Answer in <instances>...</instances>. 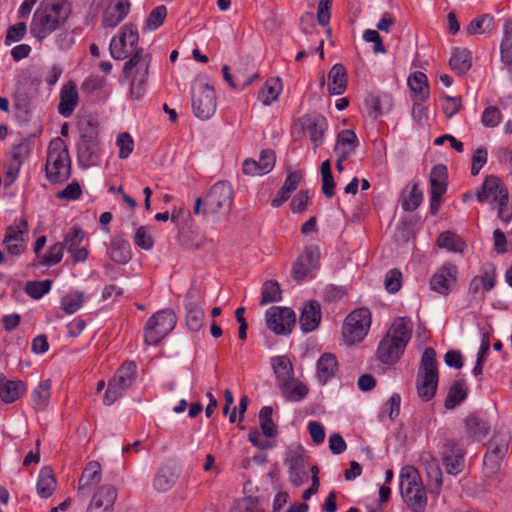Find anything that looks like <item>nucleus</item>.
<instances>
[{
	"instance_id": "680f3d73",
	"label": "nucleus",
	"mask_w": 512,
	"mask_h": 512,
	"mask_svg": "<svg viewBox=\"0 0 512 512\" xmlns=\"http://www.w3.org/2000/svg\"><path fill=\"white\" fill-rule=\"evenodd\" d=\"M402 282V273L394 268L390 269L384 279V285L389 293H395L400 290Z\"/></svg>"
},
{
	"instance_id": "0eeeda50",
	"label": "nucleus",
	"mask_w": 512,
	"mask_h": 512,
	"mask_svg": "<svg viewBox=\"0 0 512 512\" xmlns=\"http://www.w3.org/2000/svg\"><path fill=\"white\" fill-rule=\"evenodd\" d=\"M137 365L133 361H125L109 380L103 402L110 406L132 388L136 381Z\"/></svg>"
},
{
	"instance_id": "9b49d317",
	"label": "nucleus",
	"mask_w": 512,
	"mask_h": 512,
	"mask_svg": "<svg viewBox=\"0 0 512 512\" xmlns=\"http://www.w3.org/2000/svg\"><path fill=\"white\" fill-rule=\"evenodd\" d=\"M191 92L194 115L202 121L210 119L217 108L214 87L208 83L198 82L192 87Z\"/></svg>"
},
{
	"instance_id": "a18cd8bd",
	"label": "nucleus",
	"mask_w": 512,
	"mask_h": 512,
	"mask_svg": "<svg viewBox=\"0 0 512 512\" xmlns=\"http://www.w3.org/2000/svg\"><path fill=\"white\" fill-rule=\"evenodd\" d=\"M109 50L112 58L116 60H122L133 55V52L126 41V37L121 30L118 36L111 39Z\"/></svg>"
},
{
	"instance_id": "7ed1b4c3",
	"label": "nucleus",
	"mask_w": 512,
	"mask_h": 512,
	"mask_svg": "<svg viewBox=\"0 0 512 512\" xmlns=\"http://www.w3.org/2000/svg\"><path fill=\"white\" fill-rule=\"evenodd\" d=\"M46 178L51 184L67 181L71 175V158L65 142L57 137L49 143L45 163Z\"/></svg>"
},
{
	"instance_id": "423d86ee",
	"label": "nucleus",
	"mask_w": 512,
	"mask_h": 512,
	"mask_svg": "<svg viewBox=\"0 0 512 512\" xmlns=\"http://www.w3.org/2000/svg\"><path fill=\"white\" fill-rule=\"evenodd\" d=\"M438 364L432 347L425 348L417 377V392L423 401L431 400L438 386Z\"/></svg>"
},
{
	"instance_id": "f03ea898",
	"label": "nucleus",
	"mask_w": 512,
	"mask_h": 512,
	"mask_svg": "<svg viewBox=\"0 0 512 512\" xmlns=\"http://www.w3.org/2000/svg\"><path fill=\"white\" fill-rule=\"evenodd\" d=\"M412 322L407 318H397L377 348L378 359L387 365H393L402 356L411 339Z\"/></svg>"
},
{
	"instance_id": "cd10ccee",
	"label": "nucleus",
	"mask_w": 512,
	"mask_h": 512,
	"mask_svg": "<svg viewBox=\"0 0 512 512\" xmlns=\"http://www.w3.org/2000/svg\"><path fill=\"white\" fill-rule=\"evenodd\" d=\"M328 91L331 95H341L347 88V72L345 67L337 63L332 66L328 74Z\"/></svg>"
},
{
	"instance_id": "473e14b6",
	"label": "nucleus",
	"mask_w": 512,
	"mask_h": 512,
	"mask_svg": "<svg viewBox=\"0 0 512 512\" xmlns=\"http://www.w3.org/2000/svg\"><path fill=\"white\" fill-rule=\"evenodd\" d=\"M358 145V138L353 130L345 129L338 133L335 153H342V158H348Z\"/></svg>"
},
{
	"instance_id": "e433bc0d",
	"label": "nucleus",
	"mask_w": 512,
	"mask_h": 512,
	"mask_svg": "<svg viewBox=\"0 0 512 512\" xmlns=\"http://www.w3.org/2000/svg\"><path fill=\"white\" fill-rule=\"evenodd\" d=\"M467 385L464 379H458L450 386L445 399V407L454 409L459 406L467 397Z\"/></svg>"
},
{
	"instance_id": "4468645a",
	"label": "nucleus",
	"mask_w": 512,
	"mask_h": 512,
	"mask_svg": "<svg viewBox=\"0 0 512 512\" xmlns=\"http://www.w3.org/2000/svg\"><path fill=\"white\" fill-rule=\"evenodd\" d=\"M150 62V54L143 53V49L137 50L124 64L123 74L125 78L131 77L132 80L146 83Z\"/></svg>"
},
{
	"instance_id": "a211bd4d",
	"label": "nucleus",
	"mask_w": 512,
	"mask_h": 512,
	"mask_svg": "<svg viewBox=\"0 0 512 512\" xmlns=\"http://www.w3.org/2000/svg\"><path fill=\"white\" fill-rule=\"evenodd\" d=\"M302 126L314 148H318L323 144L324 134L328 128V123L324 116L319 114L306 115L302 118Z\"/></svg>"
},
{
	"instance_id": "39448f33",
	"label": "nucleus",
	"mask_w": 512,
	"mask_h": 512,
	"mask_svg": "<svg viewBox=\"0 0 512 512\" xmlns=\"http://www.w3.org/2000/svg\"><path fill=\"white\" fill-rule=\"evenodd\" d=\"M476 197L479 202H489L493 209H497L498 217L503 222L507 223L512 219L509 192L497 176H487L477 191Z\"/></svg>"
},
{
	"instance_id": "0e129e2a",
	"label": "nucleus",
	"mask_w": 512,
	"mask_h": 512,
	"mask_svg": "<svg viewBox=\"0 0 512 512\" xmlns=\"http://www.w3.org/2000/svg\"><path fill=\"white\" fill-rule=\"evenodd\" d=\"M26 31V24L23 22L10 26L6 33L5 45L8 46L12 43L19 42L24 38Z\"/></svg>"
},
{
	"instance_id": "dca6fc26",
	"label": "nucleus",
	"mask_w": 512,
	"mask_h": 512,
	"mask_svg": "<svg viewBox=\"0 0 512 512\" xmlns=\"http://www.w3.org/2000/svg\"><path fill=\"white\" fill-rule=\"evenodd\" d=\"M458 269L452 263H445L430 280L431 290L441 294L447 295L450 292V287L456 282Z\"/></svg>"
},
{
	"instance_id": "a19ab883",
	"label": "nucleus",
	"mask_w": 512,
	"mask_h": 512,
	"mask_svg": "<svg viewBox=\"0 0 512 512\" xmlns=\"http://www.w3.org/2000/svg\"><path fill=\"white\" fill-rule=\"evenodd\" d=\"M465 424L467 433L476 440L484 439L490 429L487 421L475 414L469 415L466 418Z\"/></svg>"
},
{
	"instance_id": "4c0bfd02",
	"label": "nucleus",
	"mask_w": 512,
	"mask_h": 512,
	"mask_svg": "<svg viewBox=\"0 0 512 512\" xmlns=\"http://www.w3.org/2000/svg\"><path fill=\"white\" fill-rule=\"evenodd\" d=\"M28 223L23 217L15 218L13 223L6 228L3 243L26 242Z\"/></svg>"
},
{
	"instance_id": "393cba45",
	"label": "nucleus",
	"mask_w": 512,
	"mask_h": 512,
	"mask_svg": "<svg viewBox=\"0 0 512 512\" xmlns=\"http://www.w3.org/2000/svg\"><path fill=\"white\" fill-rule=\"evenodd\" d=\"M193 298V292L189 291L185 301L186 325L190 331L198 332L203 327L205 314Z\"/></svg>"
},
{
	"instance_id": "052dcab7",
	"label": "nucleus",
	"mask_w": 512,
	"mask_h": 512,
	"mask_svg": "<svg viewBox=\"0 0 512 512\" xmlns=\"http://www.w3.org/2000/svg\"><path fill=\"white\" fill-rule=\"evenodd\" d=\"M82 195L81 186L77 181L68 184L64 189L56 193V198L59 200L75 201Z\"/></svg>"
},
{
	"instance_id": "3c124183",
	"label": "nucleus",
	"mask_w": 512,
	"mask_h": 512,
	"mask_svg": "<svg viewBox=\"0 0 512 512\" xmlns=\"http://www.w3.org/2000/svg\"><path fill=\"white\" fill-rule=\"evenodd\" d=\"M365 105L369 108L370 114L382 115L389 110L390 98L387 95L382 97L370 95L365 99Z\"/></svg>"
},
{
	"instance_id": "f257e3e1",
	"label": "nucleus",
	"mask_w": 512,
	"mask_h": 512,
	"mask_svg": "<svg viewBox=\"0 0 512 512\" xmlns=\"http://www.w3.org/2000/svg\"><path fill=\"white\" fill-rule=\"evenodd\" d=\"M71 11L68 0H42L32 17L31 34L39 41L45 39L67 21Z\"/></svg>"
},
{
	"instance_id": "4be33fe9",
	"label": "nucleus",
	"mask_w": 512,
	"mask_h": 512,
	"mask_svg": "<svg viewBox=\"0 0 512 512\" xmlns=\"http://www.w3.org/2000/svg\"><path fill=\"white\" fill-rule=\"evenodd\" d=\"M321 321V306L318 301L310 300L306 302L301 310L299 324L303 332L314 331Z\"/></svg>"
},
{
	"instance_id": "774afa93",
	"label": "nucleus",
	"mask_w": 512,
	"mask_h": 512,
	"mask_svg": "<svg viewBox=\"0 0 512 512\" xmlns=\"http://www.w3.org/2000/svg\"><path fill=\"white\" fill-rule=\"evenodd\" d=\"M443 104H442V108H443V112L445 113V115L448 117V118H452L453 116H455L461 109V97H452V96H448V95H445L443 97Z\"/></svg>"
},
{
	"instance_id": "864d4df0",
	"label": "nucleus",
	"mask_w": 512,
	"mask_h": 512,
	"mask_svg": "<svg viewBox=\"0 0 512 512\" xmlns=\"http://www.w3.org/2000/svg\"><path fill=\"white\" fill-rule=\"evenodd\" d=\"M64 249V244L60 242L51 245L42 258V265L51 267L61 262Z\"/></svg>"
},
{
	"instance_id": "bf43d9fd",
	"label": "nucleus",
	"mask_w": 512,
	"mask_h": 512,
	"mask_svg": "<svg viewBox=\"0 0 512 512\" xmlns=\"http://www.w3.org/2000/svg\"><path fill=\"white\" fill-rule=\"evenodd\" d=\"M13 106L17 111L18 117H21L23 121H27L29 119L31 105L26 94L17 93L13 101Z\"/></svg>"
},
{
	"instance_id": "de8ad7c7",
	"label": "nucleus",
	"mask_w": 512,
	"mask_h": 512,
	"mask_svg": "<svg viewBox=\"0 0 512 512\" xmlns=\"http://www.w3.org/2000/svg\"><path fill=\"white\" fill-rule=\"evenodd\" d=\"M273 409L270 406H264L259 412V422L263 435L268 438L275 437L278 433L277 426L273 419Z\"/></svg>"
},
{
	"instance_id": "e2e57ef3",
	"label": "nucleus",
	"mask_w": 512,
	"mask_h": 512,
	"mask_svg": "<svg viewBox=\"0 0 512 512\" xmlns=\"http://www.w3.org/2000/svg\"><path fill=\"white\" fill-rule=\"evenodd\" d=\"M487 160H488L487 149L484 146H479L473 153L471 174L473 176L478 175L480 170L487 163Z\"/></svg>"
},
{
	"instance_id": "09e8293b",
	"label": "nucleus",
	"mask_w": 512,
	"mask_h": 512,
	"mask_svg": "<svg viewBox=\"0 0 512 512\" xmlns=\"http://www.w3.org/2000/svg\"><path fill=\"white\" fill-rule=\"evenodd\" d=\"M84 299L83 292L74 291L68 293L61 299V308L67 314H74L82 307Z\"/></svg>"
},
{
	"instance_id": "412c9836",
	"label": "nucleus",
	"mask_w": 512,
	"mask_h": 512,
	"mask_svg": "<svg viewBox=\"0 0 512 512\" xmlns=\"http://www.w3.org/2000/svg\"><path fill=\"white\" fill-rule=\"evenodd\" d=\"M510 436L507 433H497L489 443L488 451L484 456V464L497 466L508 451Z\"/></svg>"
},
{
	"instance_id": "603ef678",
	"label": "nucleus",
	"mask_w": 512,
	"mask_h": 512,
	"mask_svg": "<svg viewBox=\"0 0 512 512\" xmlns=\"http://www.w3.org/2000/svg\"><path fill=\"white\" fill-rule=\"evenodd\" d=\"M261 305L278 302L281 300V289L276 281H267L262 286Z\"/></svg>"
},
{
	"instance_id": "5701e85b",
	"label": "nucleus",
	"mask_w": 512,
	"mask_h": 512,
	"mask_svg": "<svg viewBox=\"0 0 512 512\" xmlns=\"http://www.w3.org/2000/svg\"><path fill=\"white\" fill-rule=\"evenodd\" d=\"M79 102V95L77 86L74 82L70 81L63 85L60 90V101L58 104V112L64 118H69Z\"/></svg>"
},
{
	"instance_id": "f8f14e48",
	"label": "nucleus",
	"mask_w": 512,
	"mask_h": 512,
	"mask_svg": "<svg viewBox=\"0 0 512 512\" xmlns=\"http://www.w3.org/2000/svg\"><path fill=\"white\" fill-rule=\"evenodd\" d=\"M99 150L97 131L88 123V127L81 130L77 143V159L80 167L88 168L96 165L99 161Z\"/></svg>"
},
{
	"instance_id": "c756f323",
	"label": "nucleus",
	"mask_w": 512,
	"mask_h": 512,
	"mask_svg": "<svg viewBox=\"0 0 512 512\" xmlns=\"http://www.w3.org/2000/svg\"><path fill=\"white\" fill-rule=\"evenodd\" d=\"M338 369L336 357L331 353H324L317 361V378L321 384H326L335 376Z\"/></svg>"
},
{
	"instance_id": "f3484780",
	"label": "nucleus",
	"mask_w": 512,
	"mask_h": 512,
	"mask_svg": "<svg viewBox=\"0 0 512 512\" xmlns=\"http://www.w3.org/2000/svg\"><path fill=\"white\" fill-rule=\"evenodd\" d=\"M320 258L318 246H308L298 257L293 266V275L295 279H303L307 277L314 269L317 268Z\"/></svg>"
},
{
	"instance_id": "c03bdc74",
	"label": "nucleus",
	"mask_w": 512,
	"mask_h": 512,
	"mask_svg": "<svg viewBox=\"0 0 512 512\" xmlns=\"http://www.w3.org/2000/svg\"><path fill=\"white\" fill-rule=\"evenodd\" d=\"M437 245L455 253H462L466 247L463 239L451 231L442 232L437 239Z\"/></svg>"
},
{
	"instance_id": "37998d69",
	"label": "nucleus",
	"mask_w": 512,
	"mask_h": 512,
	"mask_svg": "<svg viewBox=\"0 0 512 512\" xmlns=\"http://www.w3.org/2000/svg\"><path fill=\"white\" fill-rule=\"evenodd\" d=\"M465 453L460 448H452L443 457V463L447 473L456 475L460 473L464 467Z\"/></svg>"
},
{
	"instance_id": "20e7f679",
	"label": "nucleus",
	"mask_w": 512,
	"mask_h": 512,
	"mask_svg": "<svg viewBox=\"0 0 512 512\" xmlns=\"http://www.w3.org/2000/svg\"><path fill=\"white\" fill-rule=\"evenodd\" d=\"M401 496L412 512H423L427 506V495L420 474L413 466H405L399 475Z\"/></svg>"
},
{
	"instance_id": "1a4fd4ad",
	"label": "nucleus",
	"mask_w": 512,
	"mask_h": 512,
	"mask_svg": "<svg viewBox=\"0 0 512 512\" xmlns=\"http://www.w3.org/2000/svg\"><path fill=\"white\" fill-rule=\"evenodd\" d=\"M177 317L172 309H162L155 312L144 327V342L147 345H157L176 326Z\"/></svg>"
},
{
	"instance_id": "13d9d810",
	"label": "nucleus",
	"mask_w": 512,
	"mask_h": 512,
	"mask_svg": "<svg viewBox=\"0 0 512 512\" xmlns=\"http://www.w3.org/2000/svg\"><path fill=\"white\" fill-rule=\"evenodd\" d=\"M401 396L393 393L388 401L384 404L380 417L387 414L390 420H394L400 413Z\"/></svg>"
},
{
	"instance_id": "f704fd0d",
	"label": "nucleus",
	"mask_w": 512,
	"mask_h": 512,
	"mask_svg": "<svg viewBox=\"0 0 512 512\" xmlns=\"http://www.w3.org/2000/svg\"><path fill=\"white\" fill-rule=\"evenodd\" d=\"M109 255L112 261L126 264L131 259L130 243L120 237L113 238L109 247Z\"/></svg>"
},
{
	"instance_id": "49530a36",
	"label": "nucleus",
	"mask_w": 512,
	"mask_h": 512,
	"mask_svg": "<svg viewBox=\"0 0 512 512\" xmlns=\"http://www.w3.org/2000/svg\"><path fill=\"white\" fill-rule=\"evenodd\" d=\"M50 389L51 381L46 379L33 390L31 398L35 409L43 410L46 407L50 398Z\"/></svg>"
},
{
	"instance_id": "58836bf2",
	"label": "nucleus",
	"mask_w": 512,
	"mask_h": 512,
	"mask_svg": "<svg viewBox=\"0 0 512 512\" xmlns=\"http://www.w3.org/2000/svg\"><path fill=\"white\" fill-rule=\"evenodd\" d=\"M26 392V384L21 380H6L0 390V398L5 403H13Z\"/></svg>"
},
{
	"instance_id": "5fc2aeb1",
	"label": "nucleus",
	"mask_w": 512,
	"mask_h": 512,
	"mask_svg": "<svg viewBox=\"0 0 512 512\" xmlns=\"http://www.w3.org/2000/svg\"><path fill=\"white\" fill-rule=\"evenodd\" d=\"M167 16V8L164 5L155 7L146 19V28L150 31L157 30Z\"/></svg>"
},
{
	"instance_id": "a878e982",
	"label": "nucleus",
	"mask_w": 512,
	"mask_h": 512,
	"mask_svg": "<svg viewBox=\"0 0 512 512\" xmlns=\"http://www.w3.org/2000/svg\"><path fill=\"white\" fill-rule=\"evenodd\" d=\"M273 371L280 382L282 389H288L294 377L292 363L287 356H276L271 359Z\"/></svg>"
},
{
	"instance_id": "338daca9",
	"label": "nucleus",
	"mask_w": 512,
	"mask_h": 512,
	"mask_svg": "<svg viewBox=\"0 0 512 512\" xmlns=\"http://www.w3.org/2000/svg\"><path fill=\"white\" fill-rule=\"evenodd\" d=\"M423 195L422 192L418 190L417 185L414 184L410 191V194L407 198H405L402 202V208L405 211H414L418 208L420 203L422 202Z\"/></svg>"
},
{
	"instance_id": "7c9ffc66",
	"label": "nucleus",
	"mask_w": 512,
	"mask_h": 512,
	"mask_svg": "<svg viewBox=\"0 0 512 512\" xmlns=\"http://www.w3.org/2000/svg\"><path fill=\"white\" fill-rule=\"evenodd\" d=\"M178 477L179 474L175 468L163 466L155 474L153 487L159 492H167L174 486Z\"/></svg>"
},
{
	"instance_id": "6e6552de",
	"label": "nucleus",
	"mask_w": 512,
	"mask_h": 512,
	"mask_svg": "<svg viewBox=\"0 0 512 512\" xmlns=\"http://www.w3.org/2000/svg\"><path fill=\"white\" fill-rule=\"evenodd\" d=\"M233 205V188L227 181L216 182L204 199V213L211 214L213 219L219 215H228Z\"/></svg>"
},
{
	"instance_id": "ea45409f",
	"label": "nucleus",
	"mask_w": 512,
	"mask_h": 512,
	"mask_svg": "<svg viewBox=\"0 0 512 512\" xmlns=\"http://www.w3.org/2000/svg\"><path fill=\"white\" fill-rule=\"evenodd\" d=\"M447 169L444 165H435L430 172L431 194L443 196L447 190Z\"/></svg>"
},
{
	"instance_id": "72a5a7b5",
	"label": "nucleus",
	"mask_w": 512,
	"mask_h": 512,
	"mask_svg": "<svg viewBox=\"0 0 512 512\" xmlns=\"http://www.w3.org/2000/svg\"><path fill=\"white\" fill-rule=\"evenodd\" d=\"M495 28L494 16L487 13L472 19L467 25L466 31L469 35H481L490 34Z\"/></svg>"
},
{
	"instance_id": "bb28decb",
	"label": "nucleus",
	"mask_w": 512,
	"mask_h": 512,
	"mask_svg": "<svg viewBox=\"0 0 512 512\" xmlns=\"http://www.w3.org/2000/svg\"><path fill=\"white\" fill-rule=\"evenodd\" d=\"M282 81L278 77L267 79L258 91L257 98L265 106H270L282 93Z\"/></svg>"
},
{
	"instance_id": "2f4dec72",
	"label": "nucleus",
	"mask_w": 512,
	"mask_h": 512,
	"mask_svg": "<svg viewBox=\"0 0 512 512\" xmlns=\"http://www.w3.org/2000/svg\"><path fill=\"white\" fill-rule=\"evenodd\" d=\"M56 485L57 483L52 469L50 467H42L37 478V494L41 498L47 499L53 494Z\"/></svg>"
},
{
	"instance_id": "79ce46f5",
	"label": "nucleus",
	"mask_w": 512,
	"mask_h": 512,
	"mask_svg": "<svg viewBox=\"0 0 512 512\" xmlns=\"http://www.w3.org/2000/svg\"><path fill=\"white\" fill-rule=\"evenodd\" d=\"M309 478L304 459L301 456H294L289 462V479L294 486H301Z\"/></svg>"
},
{
	"instance_id": "69168bd1",
	"label": "nucleus",
	"mask_w": 512,
	"mask_h": 512,
	"mask_svg": "<svg viewBox=\"0 0 512 512\" xmlns=\"http://www.w3.org/2000/svg\"><path fill=\"white\" fill-rule=\"evenodd\" d=\"M116 143L119 148V158L126 159L134 148L132 137L128 133H121L118 135Z\"/></svg>"
},
{
	"instance_id": "aec40b11",
	"label": "nucleus",
	"mask_w": 512,
	"mask_h": 512,
	"mask_svg": "<svg viewBox=\"0 0 512 512\" xmlns=\"http://www.w3.org/2000/svg\"><path fill=\"white\" fill-rule=\"evenodd\" d=\"M129 0H113L102 15V26L105 28H115L128 15L130 11Z\"/></svg>"
},
{
	"instance_id": "6ab92c4d",
	"label": "nucleus",
	"mask_w": 512,
	"mask_h": 512,
	"mask_svg": "<svg viewBox=\"0 0 512 512\" xmlns=\"http://www.w3.org/2000/svg\"><path fill=\"white\" fill-rule=\"evenodd\" d=\"M84 232L79 227L73 226L65 234L64 248L72 255L74 262H84L88 257V251L83 246Z\"/></svg>"
},
{
	"instance_id": "4d7b16f0",
	"label": "nucleus",
	"mask_w": 512,
	"mask_h": 512,
	"mask_svg": "<svg viewBox=\"0 0 512 512\" xmlns=\"http://www.w3.org/2000/svg\"><path fill=\"white\" fill-rule=\"evenodd\" d=\"M502 121V114L496 106H488L481 116V123L487 128L497 127Z\"/></svg>"
},
{
	"instance_id": "2eb2a0df",
	"label": "nucleus",
	"mask_w": 512,
	"mask_h": 512,
	"mask_svg": "<svg viewBox=\"0 0 512 512\" xmlns=\"http://www.w3.org/2000/svg\"><path fill=\"white\" fill-rule=\"evenodd\" d=\"M118 496L117 489L111 484L99 486L94 492L86 512H107L109 511Z\"/></svg>"
},
{
	"instance_id": "b1692460",
	"label": "nucleus",
	"mask_w": 512,
	"mask_h": 512,
	"mask_svg": "<svg viewBox=\"0 0 512 512\" xmlns=\"http://www.w3.org/2000/svg\"><path fill=\"white\" fill-rule=\"evenodd\" d=\"M102 478V469L97 461H91L84 468L79 479L77 494L79 497L88 496L93 485L98 484Z\"/></svg>"
},
{
	"instance_id": "c85d7f7f",
	"label": "nucleus",
	"mask_w": 512,
	"mask_h": 512,
	"mask_svg": "<svg viewBox=\"0 0 512 512\" xmlns=\"http://www.w3.org/2000/svg\"><path fill=\"white\" fill-rule=\"evenodd\" d=\"M449 65L456 74H466L472 67V52L467 48H454Z\"/></svg>"
},
{
	"instance_id": "ddd939ff",
	"label": "nucleus",
	"mask_w": 512,
	"mask_h": 512,
	"mask_svg": "<svg viewBox=\"0 0 512 512\" xmlns=\"http://www.w3.org/2000/svg\"><path fill=\"white\" fill-rule=\"evenodd\" d=\"M267 327L275 334H289L295 325L296 315L287 307L273 306L266 311Z\"/></svg>"
},
{
	"instance_id": "8fccbe9b",
	"label": "nucleus",
	"mask_w": 512,
	"mask_h": 512,
	"mask_svg": "<svg viewBox=\"0 0 512 512\" xmlns=\"http://www.w3.org/2000/svg\"><path fill=\"white\" fill-rule=\"evenodd\" d=\"M51 287L52 281L50 279L42 281H28L25 284L24 291L31 298L39 300L50 292Z\"/></svg>"
},
{
	"instance_id": "6e6d98bb",
	"label": "nucleus",
	"mask_w": 512,
	"mask_h": 512,
	"mask_svg": "<svg viewBox=\"0 0 512 512\" xmlns=\"http://www.w3.org/2000/svg\"><path fill=\"white\" fill-rule=\"evenodd\" d=\"M30 151V143L26 139H21L18 143L14 144L10 150L11 162L23 165Z\"/></svg>"
},
{
	"instance_id": "c9c22d12",
	"label": "nucleus",
	"mask_w": 512,
	"mask_h": 512,
	"mask_svg": "<svg viewBox=\"0 0 512 512\" xmlns=\"http://www.w3.org/2000/svg\"><path fill=\"white\" fill-rule=\"evenodd\" d=\"M407 84L414 94V97L425 102L429 98V85L427 76L423 72H415L408 78Z\"/></svg>"
},
{
	"instance_id": "9d476101",
	"label": "nucleus",
	"mask_w": 512,
	"mask_h": 512,
	"mask_svg": "<svg viewBox=\"0 0 512 512\" xmlns=\"http://www.w3.org/2000/svg\"><path fill=\"white\" fill-rule=\"evenodd\" d=\"M371 326V313L368 308H358L352 311L345 319L342 328L343 339L346 344L353 345L364 339Z\"/></svg>"
}]
</instances>
